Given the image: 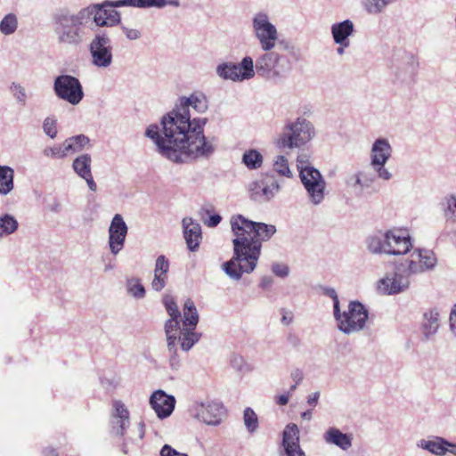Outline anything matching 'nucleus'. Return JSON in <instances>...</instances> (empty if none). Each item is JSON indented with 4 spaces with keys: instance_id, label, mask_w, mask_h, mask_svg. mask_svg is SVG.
I'll list each match as a JSON object with an SVG mask.
<instances>
[{
    "instance_id": "f257e3e1",
    "label": "nucleus",
    "mask_w": 456,
    "mask_h": 456,
    "mask_svg": "<svg viewBox=\"0 0 456 456\" xmlns=\"http://www.w3.org/2000/svg\"><path fill=\"white\" fill-rule=\"evenodd\" d=\"M190 108L199 114L205 113L208 109L207 96L194 92L180 97L174 109L162 117L161 128L152 124L145 131L158 152L175 163L208 159L215 152L214 144L204 134L208 119L191 118Z\"/></svg>"
},
{
    "instance_id": "f03ea898",
    "label": "nucleus",
    "mask_w": 456,
    "mask_h": 456,
    "mask_svg": "<svg viewBox=\"0 0 456 456\" xmlns=\"http://www.w3.org/2000/svg\"><path fill=\"white\" fill-rule=\"evenodd\" d=\"M233 256L222 265V270L233 281H240L243 273H250L256 267L261 255L262 242L268 241L277 232L275 225L253 222L241 215L231 219Z\"/></svg>"
},
{
    "instance_id": "7ed1b4c3",
    "label": "nucleus",
    "mask_w": 456,
    "mask_h": 456,
    "mask_svg": "<svg viewBox=\"0 0 456 456\" xmlns=\"http://www.w3.org/2000/svg\"><path fill=\"white\" fill-rule=\"evenodd\" d=\"M273 50L263 51L256 61V73L265 78L277 79L287 76L293 63L301 58L299 48L289 40L279 41Z\"/></svg>"
},
{
    "instance_id": "20e7f679",
    "label": "nucleus",
    "mask_w": 456,
    "mask_h": 456,
    "mask_svg": "<svg viewBox=\"0 0 456 456\" xmlns=\"http://www.w3.org/2000/svg\"><path fill=\"white\" fill-rule=\"evenodd\" d=\"M53 20L57 42L64 46H80L93 28L82 9L77 12L61 11L54 15Z\"/></svg>"
},
{
    "instance_id": "39448f33",
    "label": "nucleus",
    "mask_w": 456,
    "mask_h": 456,
    "mask_svg": "<svg viewBox=\"0 0 456 456\" xmlns=\"http://www.w3.org/2000/svg\"><path fill=\"white\" fill-rule=\"evenodd\" d=\"M315 135L314 125L305 118L299 117L288 121L275 140L280 150H293L305 146Z\"/></svg>"
},
{
    "instance_id": "423d86ee",
    "label": "nucleus",
    "mask_w": 456,
    "mask_h": 456,
    "mask_svg": "<svg viewBox=\"0 0 456 456\" xmlns=\"http://www.w3.org/2000/svg\"><path fill=\"white\" fill-rule=\"evenodd\" d=\"M251 27L262 51H271L278 45L280 41L278 29L271 22L270 17L265 12L260 11L253 15Z\"/></svg>"
},
{
    "instance_id": "0eeeda50",
    "label": "nucleus",
    "mask_w": 456,
    "mask_h": 456,
    "mask_svg": "<svg viewBox=\"0 0 456 456\" xmlns=\"http://www.w3.org/2000/svg\"><path fill=\"white\" fill-rule=\"evenodd\" d=\"M409 253L400 264L411 277L433 272L438 264L436 254L432 249L418 248Z\"/></svg>"
},
{
    "instance_id": "6e6552de",
    "label": "nucleus",
    "mask_w": 456,
    "mask_h": 456,
    "mask_svg": "<svg viewBox=\"0 0 456 456\" xmlns=\"http://www.w3.org/2000/svg\"><path fill=\"white\" fill-rule=\"evenodd\" d=\"M334 317L338 322V328L345 334H351L362 330L368 319V311L365 306L358 302L352 301L348 305V311L334 314Z\"/></svg>"
},
{
    "instance_id": "1a4fd4ad",
    "label": "nucleus",
    "mask_w": 456,
    "mask_h": 456,
    "mask_svg": "<svg viewBox=\"0 0 456 456\" xmlns=\"http://www.w3.org/2000/svg\"><path fill=\"white\" fill-rule=\"evenodd\" d=\"M53 89L56 97L76 106L81 102L85 94L79 79L71 75H60L53 80Z\"/></svg>"
},
{
    "instance_id": "9d476101",
    "label": "nucleus",
    "mask_w": 456,
    "mask_h": 456,
    "mask_svg": "<svg viewBox=\"0 0 456 456\" xmlns=\"http://www.w3.org/2000/svg\"><path fill=\"white\" fill-rule=\"evenodd\" d=\"M88 50L91 56V63L99 69L109 68L113 61L112 43L105 31H98L92 38Z\"/></svg>"
},
{
    "instance_id": "9b49d317",
    "label": "nucleus",
    "mask_w": 456,
    "mask_h": 456,
    "mask_svg": "<svg viewBox=\"0 0 456 456\" xmlns=\"http://www.w3.org/2000/svg\"><path fill=\"white\" fill-rule=\"evenodd\" d=\"M114 2L90 4L82 8L91 28L93 23L97 27H113L120 22V14L114 8Z\"/></svg>"
},
{
    "instance_id": "f8f14e48",
    "label": "nucleus",
    "mask_w": 456,
    "mask_h": 456,
    "mask_svg": "<svg viewBox=\"0 0 456 456\" xmlns=\"http://www.w3.org/2000/svg\"><path fill=\"white\" fill-rule=\"evenodd\" d=\"M411 286V276L401 264L394 272L387 273L377 281V290L381 295L394 296L406 291Z\"/></svg>"
},
{
    "instance_id": "ddd939ff",
    "label": "nucleus",
    "mask_w": 456,
    "mask_h": 456,
    "mask_svg": "<svg viewBox=\"0 0 456 456\" xmlns=\"http://www.w3.org/2000/svg\"><path fill=\"white\" fill-rule=\"evenodd\" d=\"M305 191L308 202L314 207L321 206L327 196V183L322 173L316 170H308L299 176Z\"/></svg>"
},
{
    "instance_id": "4468645a",
    "label": "nucleus",
    "mask_w": 456,
    "mask_h": 456,
    "mask_svg": "<svg viewBox=\"0 0 456 456\" xmlns=\"http://www.w3.org/2000/svg\"><path fill=\"white\" fill-rule=\"evenodd\" d=\"M190 413L208 426L220 425L226 416L225 408L217 401L195 402L190 407Z\"/></svg>"
},
{
    "instance_id": "2eb2a0df",
    "label": "nucleus",
    "mask_w": 456,
    "mask_h": 456,
    "mask_svg": "<svg viewBox=\"0 0 456 456\" xmlns=\"http://www.w3.org/2000/svg\"><path fill=\"white\" fill-rule=\"evenodd\" d=\"M419 62L417 57L411 52L397 50L392 60V69L396 79L402 82L412 80Z\"/></svg>"
},
{
    "instance_id": "dca6fc26",
    "label": "nucleus",
    "mask_w": 456,
    "mask_h": 456,
    "mask_svg": "<svg viewBox=\"0 0 456 456\" xmlns=\"http://www.w3.org/2000/svg\"><path fill=\"white\" fill-rule=\"evenodd\" d=\"M130 427V411L126 403L115 399L111 403L110 413V431L112 435L122 437Z\"/></svg>"
},
{
    "instance_id": "f3484780",
    "label": "nucleus",
    "mask_w": 456,
    "mask_h": 456,
    "mask_svg": "<svg viewBox=\"0 0 456 456\" xmlns=\"http://www.w3.org/2000/svg\"><path fill=\"white\" fill-rule=\"evenodd\" d=\"M387 256H401L409 253L413 248L408 231L393 228L386 231Z\"/></svg>"
},
{
    "instance_id": "a211bd4d",
    "label": "nucleus",
    "mask_w": 456,
    "mask_h": 456,
    "mask_svg": "<svg viewBox=\"0 0 456 456\" xmlns=\"http://www.w3.org/2000/svg\"><path fill=\"white\" fill-rule=\"evenodd\" d=\"M128 226L120 214H116L108 229V244L112 255H118L124 248Z\"/></svg>"
},
{
    "instance_id": "6ab92c4d",
    "label": "nucleus",
    "mask_w": 456,
    "mask_h": 456,
    "mask_svg": "<svg viewBox=\"0 0 456 456\" xmlns=\"http://www.w3.org/2000/svg\"><path fill=\"white\" fill-rule=\"evenodd\" d=\"M281 456H306L300 445L299 428L294 423L288 424L282 431Z\"/></svg>"
},
{
    "instance_id": "aec40b11",
    "label": "nucleus",
    "mask_w": 456,
    "mask_h": 456,
    "mask_svg": "<svg viewBox=\"0 0 456 456\" xmlns=\"http://www.w3.org/2000/svg\"><path fill=\"white\" fill-rule=\"evenodd\" d=\"M175 403V396L167 394L162 389L154 391L149 399L151 409L159 419H167L173 413Z\"/></svg>"
},
{
    "instance_id": "412c9836",
    "label": "nucleus",
    "mask_w": 456,
    "mask_h": 456,
    "mask_svg": "<svg viewBox=\"0 0 456 456\" xmlns=\"http://www.w3.org/2000/svg\"><path fill=\"white\" fill-rule=\"evenodd\" d=\"M251 197L258 201H270L281 191L277 179L271 177L260 182L252 183L249 186Z\"/></svg>"
},
{
    "instance_id": "4be33fe9",
    "label": "nucleus",
    "mask_w": 456,
    "mask_h": 456,
    "mask_svg": "<svg viewBox=\"0 0 456 456\" xmlns=\"http://www.w3.org/2000/svg\"><path fill=\"white\" fill-rule=\"evenodd\" d=\"M354 32V24L349 19L335 22L330 26V34L337 45H350V37Z\"/></svg>"
},
{
    "instance_id": "5701e85b",
    "label": "nucleus",
    "mask_w": 456,
    "mask_h": 456,
    "mask_svg": "<svg viewBox=\"0 0 456 456\" xmlns=\"http://www.w3.org/2000/svg\"><path fill=\"white\" fill-rule=\"evenodd\" d=\"M393 154V148L385 137L377 138L371 144L370 150V164L387 162Z\"/></svg>"
},
{
    "instance_id": "b1692460",
    "label": "nucleus",
    "mask_w": 456,
    "mask_h": 456,
    "mask_svg": "<svg viewBox=\"0 0 456 456\" xmlns=\"http://www.w3.org/2000/svg\"><path fill=\"white\" fill-rule=\"evenodd\" d=\"M182 224L187 247L191 251H195L201 240V227L191 217H184Z\"/></svg>"
},
{
    "instance_id": "393cba45",
    "label": "nucleus",
    "mask_w": 456,
    "mask_h": 456,
    "mask_svg": "<svg viewBox=\"0 0 456 456\" xmlns=\"http://www.w3.org/2000/svg\"><path fill=\"white\" fill-rule=\"evenodd\" d=\"M375 181L376 176L374 174L364 170H359L348 176L346 183L356 193L362 194L364 191L370 189Z\"/></svg>"
},
{
    "instance_id": "a878e982",
    "label": "nucleus",
    "mask_w": 456,
    "mask_h": 456,
    "mask_svg": "<svg viewBox=\"0 0 456 456\" xmlns=\"http://www.w3.org/2000/svg\"><path fill=\"white\" fill-rule=\"evenodd\" d=\"M167 5L174 7L180 6L179 0H118L114 2V6H131L142 9L158 8L162 9Z\"/></svg>"
},
{
    "instance_id": "bb28decb",
    "label": "nucleus",
    "mask_w": 456,
    "mask_h": 456,
    "mask_svg": "<svg viewBox=\"0 0 456 456\" xmlns=\"http://www.w3.org/2000/svg\"><path fill=\"white\" fill-rule=\"evenodd\" d=\"M440 327V313L436 308L428 309L423 314L421 324L423 337L430 340L437 333Z\"/></svg>"
},
{
    "instance_id": "cd10ccee",
    "label": "nucleus",
    "mask_w": 456,
    "mask_h": 456,
    "mask_svg": "<svg viewBox=\"0 0 456 456\" xmlns=\"http://www.w3.org/2000/svg\"><path fill=\"white\" fill-rule=\"evenodd\" d=\"M449 441L446 439L435 436L433 439H420L417 443V446L436 456H444L448 452Z\"/></svg>"
},
{
    "instance_id": "c85d7f7f",
    "label": "nucleus",
    "mask_w": 456,
    "mask_h": 456,
    "mask_svg": "<svg viewBox=\"0 0 456 456\" xmlns=\"http://www.w3.org/2000/svg\"><path fill=\"white\" fill-rule=\"evenodd\" d=\"M323 439L328 444H334L346 451L352 446V438L347 434L341 432L337 428H330L323 435Z\"/></svg>"
},
{
    "instance_id": "c756f323",
    "label": "nucleus",
    "mask_w": 456,
    "mask_h": 456,
    "mask_svg": "<svg viewBox=\"0 0 456 456\" xmlns=\"http://www.w3.org/2000/svg\"><path fill=\"white\" fill-rule=\"evenodd\" d=\"M367 250L373 255H387L386 231H379L369 235L365 240Z\"/></svg>"
},
{
    "instance_id": "7c9ffc66",
    "label": "nucleus",
    "mask_w": 456,
    "mask_h": 456,
    "mask_svg": "<svg viewBox=\"0 0 456 456\" xmlns=\"http://www.w3.org/2000/svg\"><path fill=\"white\" fill-rule=\"evenodd\" d=\"M89 142V138L85 134H77L67 138L62 142L66 157L82 151Z\"/></svg>"
},
{
    "instance_id": "2f4dec72",
    "label": "nucleus",
    "mask_w": 456,
    "mask_h": 456,
    "mask_svg": "<svg viewBox=\"0 0 456 456\" xmlns=\"http://www.w3.org/2000/svg\"><path fill=\"white\" fill-rule=\"evenodd\" d=\"M201 334L195 331V329L182 328L177 338V344L180 343L183 352L190 351L199 342Z\"/></svg>"
},
{
    "instance_id": "473e14b6",
    "label": "nucleus",
    "mask_w": 456,
    "mask_h": 456,
    "mask_svg": "<svg viewBox=\"0 0 456 456\" xmlns=\"http://www.w3.org/2000/svg\"><path fill=\"white\" fill-rule=\"evenodd\" d=\"M395 0H358L362 9L369 15H379L384 13Z\"/></svg>"
},
{
    "instance_id": "72a5a7b5",
    "label": "nucleus",
    "mask_w": 456,
    "mask_h": 456,
    "mask_svg": "<svg viewBox=\"0 0 456 456\" xmlns=\"http://www.w3.org/2000/svg\"><path fill=\"white\" fill-rule=\"evenodd\" d=\"M237 68V76L239 82L249 80L253 78L256 73V64H254L253 58L250 56H245L241 59L239 63H235Z\"/></svg>"
},
{
    "instance_id": "f704fd0d",
    "label": "nucleus",
    "mask_w": 456,
    "mask_h": 456,
    "mask_svg": "<svg viewBox=\"0 0 456 456\" xmlns=\"http://www.w3.org/2000/svg\"><path fill=\"white\" fill-rule=\"evenodd\" d=\"M72 169L75 174L83 178L92 174V157L88 153H83L74 159L72 162Z\"/></svg>"
},
{
    "instance_id": "c9c22d12",
    "label": "nucleus",
    "mask_w": 456,
    "mask_h": 456,
    "mask_svg": "<svg viewBox=\"0 0 456 456\" xmlns=\"http://www.w3.org/2000/svg\"><path fill=\"white\" fill-rule=\"evenodd\" d=\"M199 322V314L194 302L188 298L183 305V327L195 329Z\"/></svg>"
},
{
    "instance_id": "e433bc0d",
    "label": "nucleus",
    "mask_w": 456,
    "mask_h": 456,
    "mask_svg": "<svg viewBox=\"0 0 456 456\" xmlns=\"http://www.w3.org/2000/svg\"><path fill=\"white\" fill-rule=\"evenodd\" d=\"M14 170L8 166L0 167V194H9L14 187Z\"/></svg>"
},
{
    "instance_id": "4c0bfd02",
    "label": "nucleus",
    "mask_w": 456,
    "mask_h": 456,
    "mask_svg": "<svg viewBox=\"0 0 456 456\" xmlns=\"http://www.w3.org/2000/svg\"><path fill=\"white\" fill-rule=\"evenodd\" d=\"M200 216L204 224L211 228L217 226L222 220L219 214L214 213V206L210 203H206L201 207Z\"/></svg>"
},
{
    "instance_id": "58836bf2",
    "label": "nucleus",
    "mask_w": 456,
    "mask_h": 456,
    "mask_svg": "<svg viewBox=\"0 0 456 456\" xmlns=\"http://www.w3.org/2000/svg\"><path fill=\"white\" fill-rule=\"evenodd\" d=\"M236 70L235 62L231 61L220 63L216 68V73L220 78L232 82H239Z\"/></svg>"
},
{
    "instance_id": "ea45409f",
    "label": "nucleus",
    "mask_w": 456,
    "mask_h": 456,
    "mask_svg": "<svg viewBox=\"0 0 456 456\" xmlns=\"http://www.w3.org/2000/svg\"><path fill=\"white\" fill-rule=\"evenodd\" d=\"M441 208L445 220L456 223V195L450 194L444 197Z\"/></svg>"
},
{
    "instance_id": "a19ab883",
    "label": "nucleus",
    "mask_w": 456,
    "mask_h": 456,
    "mask_svg": "<svg viewBox=\"0 0 456 456\" xmlns=\"http://www.w3.org/2000/svg\"><path fill=\"white\" fill-rule=\"evenodd\" d=\"M263 155L255 149L246 151L242 155V163L251 170L258 169L263 164Z\"/></svg>"
},
{
    "instance_id": "79ce46f5",
    "label": "nucleus",
    "mask_w": 456,
    "mask_h": 456,
    "mask_svg": "<svg viewBox=\"0 0 456 456\" xmlns=\"http://www.w3.org/2000/svg\"><path fill=\"white\" fill-rule=\"evenodd\" d=\"M126 289L129 296L135 299H142L145 297L146 290L141 280L137 277L127 278L126 281Z\"/></svg>"
},
{
    "instance_id": "37998d69",
    "label": "nucleus",
    "mask_w": 456,
    "mask_h": 456,
    "mask_svg": "<svg viewBox=\"0 0 456 456\" xmlns=\"http://www.w3.org/2000/svg\"><path fill=\"white\" fill-rule=\"evenodd\" d=\"M19 227L16 218L10 214L0 216V238L12 234Z\"/></svg>"
},
{
    "instance_id": "c03bdc74",
    "label": "nucleus",
    "mask_w": 456,
    "mask_h": 456,
    "mask_svg": "<svg viewBox=\"0 0 456 456\" xmlns=\"http://www.w3.org/2000/svg\"><path fill=\"white\" fill-rule=\"evenodd\" d=\"M179 319L180 317H171L166 321L164 330L167 343L177 342L179 332L182 330V328H180Z\"/></svg>"
},
{
    "instance_id": "a18cd8bd",
    "label": "nucleus",
    "mask_w": 456,
    "mask_h": 456,
    "mask_svg": "<svg viewBox=\"0 0 456 456\" xmlns=\"http://www.w3.org/2000/svg\"><path fill=\"white\" fill-rule=\"evenodd\" d=\"M231 367L240 376H244L253 371L254 367L247 360L239 354H233L230 360Z\"/></svg>"
},
{
    "instance_id": "49530a36",
    "label": "nucleus",
    "mask_w": 456,
    "mask_h": 456,
    "mask_svg": "<svg viewBox=\"0 0 456 456\" xmlns=\"http://www.w3.org/2000/svg\"><path fill=\"white\" fill-rule=\"evenodd\" d=\"M273 171L281 176L287 178L293 177V172L291 171L288 159L283 155H278L273 159Z\"/></svg>"
},
{
    "instance_id": "de8ad7c7",
    "label": "nucleus",
    "mask_w": 456,
    "mask_h": 456,
    "mask_svg": "<svg viewBox=\"0 0 456 456\" xmlns=\"http://www.w3.org/2000/svg\"><path fill=\"white\" fill-rule=\"evenodd\" d=\"M167 362L172 370L177 371L182 367V360L178 354L177 342L167 343Z\"/></svg>"
},
{
    "instance_id": "09e8293b",
    "label": "nucleus",
    "mask_w": 456,
    "mask_h": 456,
    "mask_svg": "<svg viewBox=\"0 0 456 456\" xmlns=\"http://www.w3.org/2000/svg\"><path fill=\"white\" fill-rule=\"evenodd\" d=\"M18 28V18L16 14L11 12L4 16L0 21V32L4 36H10L15 33Z\"/></svg>"
},
{
    "instance_id": "8fccbe9b",
    "label": "nucleus",
    "mask_w": 456,
    "mask_h": 456,
    "mask_svg": "<svg viewBox=\"0 0 456 456\" xmlns=\"http://www.w3.org/2000/svg\"><path fill=\"white\" fill-rule=\"evenodd\" d=\"M244 425L249 433H254L258 428V418L256 412L249 407L243 412Z\"/></svg>"
},
{
    "instance_id": "3c124183",
    "label": "nucleus",
    "mask_w": 456,
    "mask_h": 456,
    "mask_svg": "<svg viewBox=\"0 0 456 456\" xmlns=\"http://www.w3.org/2000/svg\"><path fill=\"white\" fill-rule=\"evenodd\" d=\"M387 162L371 163L370 167L375 172L376 178L389 181L394 177L393 173L386 167Z\"/></svg>"
},
{
    "instance_id": "603ef678",
    "label": "nucleus",
    "mask_w": 456,
    "mask_h": 456,
    "mask_svg": "<svg viewBox=\"0 0 456 456\" xmlns=\"http://www.w3.org/2000/svg\"><path fill=\"white\" fill-rule=\"evenodd\" d=\"M297 168L298 170V175L301 176L304 172H307L308 170H316L314 167L312 166L310 161V156L306 152H300L297 157Z\"/></svg>"
},
{
    "instance_id": "864d4df0",
    "label": "nucleus",
    "mask_w": 456,
    "mask_h": 456,
    "mask_svg": "<svg viewBox=\"0 0 456 456\" xmlns=\"http://www.w3.org/2000/svg\"><path fill=\"white\" fill-rule=\"evenodd\" d=\"M43 154L51 159H64L66 158V153L63 149V144H56L52 147H46L43 151Z\"/></svg>"
},
{
    "instance_id": "5fc2aeb1",
    "label": "nucleus",
    "mask_w": 456,
    "mask_h": 456,
    "mask_svg": "<svg viewBox=\"0 0 456 456\" xmlns=\"http://www.w3.org/2000/svg\"><path fill=\"white\" fill-rule=\"evenodd\" d=\"M43 130L51 139H54L57 135L56 119L47 117L43 122Z\"/></svg>"
},
{
    "instance_id": "6e6d98bb",
    "label": "nucleus",
    "mask_w": 456,
    "mask_h": 456,
    "mask_svg": "<svg viewBox=\"0 0 456 456\" xmlns=\"http://www.w3.org/2000/svg\"><path fill=\"white\" fill-rule=\"evenodd\" d=\"M10 90L14 96V98L17 100L20 103H25L27 100V94L25 88L18 83H12L10 86Z\"/></svg>"
},
{
    "instance_id": "4d7b16f0",
    "label": "nucleus",
    "mask_w": 456,
    "mask_h": 456,
    "mask_svg": "<svg viewBox=\"0 0 456 456\" xmlns=\"http://www.w3.org/2000/svg\"><path fill=\"white\" fill-rule=\"evenodd\" d=\"M169 271V261L164 256L160 255L155 261L154 273L167 274Z\"/></svg>"
},
{
    "instance_id": "13d9d810",
    "label": "nucleus",
    "mask_w": 456,
    "mask_h": 456,
    "mask_svg": "<svg viewBox=\"0 0 456 456\" xmlns=\"http://www.w3.org/2000/svg\"><path fill=\"white\" fill-rule=\"evenodd\" d=\"M164 305L167 312L168 313L170 318L172 317H181V312L172 297H165Z\"/></svg>"
},
{
    "instance_id": "bf43d9fd",
    "label": "nucleus",
    "mask_w": 456,
    "mask_h": 456,
    "mask_svg": "<svg viewBox=\"0 0 456 456\" xmlns=\"http://www.w3.org/2000/svg\"><path fill=\"white\" fill-rule=\"evenodd\" d=\"M167 274L154 273V277L151 281L152 289L155 291L162 290L167 284Z\"/></svg>"
},
{
    "instance_id": "052dcab7",
    "label": "nucleus",
    "mask_w": 456,
    "mask_h": 456,
    "mask_svg": "<svg viewBox=\"0 0 456 456\" xmlns=\"http://www.w3.org/2000/svg\"><path fill=\"white\" fill-rule=\"evenodd\" d=\"M271 270L280 278H286L289 273V268L287 265L277 262L272 264Z\"/></svg>"
},
{
    "instance_id": "680f3d73",
    "label": "nucleus",
    "mask_w": 456,
    "mask_h": 456,
    "mask_svg": "<svg viewBox=\"0 0 456 456\" xmlns=\"http://www.w3.org/2000/svg\"><path fill=\"white\" fill-rule=\"evenodd\" d=\"M322 289V293L325 296H328L330 298H332L334 314H338L339 300H338V294H337V291L335 290V289L330 288V287H323Z\"/></svg>"
},
{
    "instance_id": "e2e57ef3",
    "label": "nucleus",
    "mask_w": 456,
    "mask_h": 456,
    "mask_svg": "<svg viewBox=\"0 0 456 456\" xmlns=\"http://www.w3.org/2000/svg\"><path fill=\"white\" fill-rule=\"evenodd\" d=\"M159 456H188V454L178 452L169 444H164L160 449Z\"/></svg>"
},
{
    "instance_id": "0e129e2a",
    "label": "nucleus",
    "mask_w": 456,
    "mask_h": 456,
    "mask_svg": "<svg viewBox=\"0 0 456 456\" xmlns=\"http://www.w3.org/2000/svg\"><path fill=\"white\" fill-rule=\"evenodd\" d=\"M274 283V280L271 275H264L260 278L258 287L263 290H269Z\"/></svg>"
},
{
    "instance_id": "69168bd1",
    "label": "nucleus",
    "mask_w": 456,
    "mask_h": 456,
    "mask_svg": "<svg viewBox=\"0 0 456 456\" xmlns=\"http://www.w3.org/2000/svg\"><path fill=\"white\" fill-rule=\"evenodd\" d=\"M449 327L452 334L456 338V304L452 306L449 315Z\"/></svg>"
},
{
    "instance_id": "338daca9",
    "label": "nucleus",
    "mask_w": 456,
    "mask_h": 456,
    "mask_svg": "<svg viewBox=\"0 0 456 456\" xmlns=\"http://www.w3.org/2000/svg\"><path fill=\"white\" fill-rule=\"evenodd\" d=\"M290 377L292 379V380L297 383V384H300L301 381L303 380L304 379V374H303V371L299 369H296L294 370L291 371L290 373Z\"/></svg>"
},
{
    "instance_id": "774afa93",
    "label": "nucleus",
    "mask_w": 456,
    "mask_h": 456,
    "mask_svg": "<svg viewBox=\"0 0 456 456\" xmlns=\"http://www.w3.org/2000/svg\"><path fill=\"white\" fill-rule=\"evenodd\" d=\"M320 398V392H314L307 396V404L311 407H315Z\"/></svg>"
}]
</instances>
